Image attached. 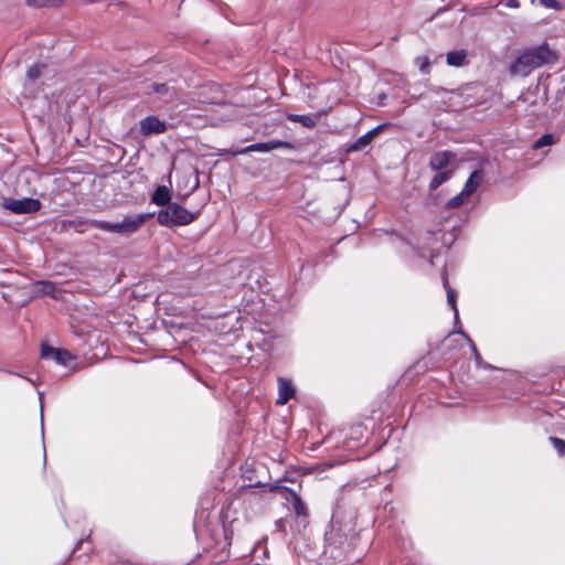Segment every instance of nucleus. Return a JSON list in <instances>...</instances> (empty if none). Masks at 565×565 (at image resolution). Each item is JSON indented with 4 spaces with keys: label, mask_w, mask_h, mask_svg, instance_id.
<instances>
[{
    "label": "nucleus",
    "mask_w": 565,
    "mask_h": 565,
    "mask_svg": "<svg viewBox=\"0 0 565 565\" xmlns=\"http://www.w3.org/2000/svg\"><path fill=\"white\" fill-rule=\"evenodd\" d=\"M45 68V65L44 64H34V65H31L28 71H26V77L29 81H35L38 79L42 73H43V70Z\"/></svg>",
    "instance_id": "nucleus-23"
},
{
    "label": "nucleus",
    "mask_w": 565,
    "mask_h": 565,
    "mask_svg": "<svg viewBox=\"0 0 565 565\" xmlns=\"http://www.w3.org/2000/svg\"><path fill=\"white\" fill-rule=\"evenodd\" d=\"M484 173L482 170H475L466 181L461 192L467 196H470L481 184Z\"/></svg>",
    "instance_id": "nucleus-14"
},
{
    "label": "nucleus",
    "mask_w": 565,
    "mask_h": 565,
    "mask_svg": "<svg viewBox=\"0 0 565 565\" xmlns=\"http://www.w3.org/2000/svg\"><path fill=\"white\" fill-rule=\"evenodd\" d=\"M198 213H192L184 206L172 202L166 207L159 210L157 221L160 225L167 227L185 226L196 218Z\"/></svg>",
    "instance_id": "nucleus-4"
},
{
    "label": "nucleus",
    "mask_w": 565,
    "mask_h": 565,
    "mask_svg": "<svg viewBox=\"0 0 565 565\" xmlns=\"http://www.w3.org/2000/svg\"><path fill=\"white\" fill-rule=\"evenodd\" d=\"M152 216L153 213H142L127 215L122 218V221L116 223L99 220H87L84 223L89 227L99 228L121 235H128L137 232L147 222V220Z\"/></svg>",
    "instance_id": "nucleus-3"
},
{
    "label": "nucleus",
    "mask_w": 565,
    "mask_h": 565,
    "mask_svg": "<svg viewBox=\"0 0 565 565\" xmlns=\"http://www.w3.org/2000/svg\"><path fill=\"white\" fill-rule=\"evenodd\" d=\"M467 62V51L457 50L447 53V64L455 67L463 66Z\"/></svg>",
    "instance_id": "nucleus-15"
},
{
    "label": "nucleus",
    "mask_w": 565,
    "mask_h": 565,
    "mask_svg": "<svg viewBox=\"0 0 565 565\" xmlns=\"http://www.w3.org/2000/svg\"><path fill=\"white\" fill-rule=\"evenodd\" d=\"M41 201L33 198L3 199L2 207L13 214H31L41 209Z\"/></svg>",
    "instance_id": "nucleus-5"
},
{
    "label": "nucleus",
    "mask_w": 565,
    "mask_h": 565,
    "mask_svg": "<svg viewBox=\"0 0 565 565\" xmlns=\"http://www.w3.org/2000/svg\"><path fill=\"white\" fill-rule=\"evenodd\" d=\"M455 158L456 153L451 151H437L430 156L429 167L431 170L440 171L446 168Z\"/></svg>",
    "instance_id": "nucleus-10"
},
{
    "label": "nucleus",
    "mask_w": 565,
    "mask_h": 565,
    "mask_svg": "<svg viewBox=\"0 0 565 565\" xmlns=\"http://www.w3.org/2000/svg\"><path fill=\"white\" fill-rule=\"evenodd\" d=\"M275 525H276L278 531H280L282 533H286V521H285V519H278L275 522Z\"/></svg>",
    "instance_id": "nucleus-29"
},
{
    "label": "nucleus",
    "mask_w": 565,
    "mask_h": 565,
    "mask_svg": "<svg viewBox=\"0 0 565 565\" xmlns=\"http://www.w3.org/2000/svg\"><path fill=\"white\" fill-rule=\"evenodd\" d=\"M386 126V124H382L376 126L375 128L369 130L366 134L358 138L353 143H351L348 148L349 152L360 151L369 146L373 139L377 136V134Z\"/></svg>",
    "instance_id": "nucleus-11"
},
{
    "label": "nucleus",
    "mask_w": 565,
    "mask_h": 565,
    "mask_svg": "<svg viewBox=\"0 0 565 565\" xmlns=\"http://www.w3.org/2000/svg\"><path fill=\"white\" fill-rule=\"evenodd\" d=\"M41 356L44 359H51L57 364L67 366L75 358L65 349H56L47 344H42Z\"/></svg>",
    "instance_id": "nucleus-7"
},
{
    "label": "nucleus",
    "mask_w": 565,
    "mask_h": 565,
    "mask_svg": "<svg viewBox=\"0 0 565 565\" xmlns=\"http://www.w3.org/2000/svg\"><path fill=\"white\" fill-rule=\"evenodd\" d=\"M558 60L557 53L546 42L524 49L510 64L509 73L513 77H526L534 70L552 65Z\"/></svg>",
    "instance_id": "nucleus-2"
},
{
    "label": "nucleus",
    "mask_w": 565,
    "mask_h": 565,
    "mask_svg": "<svg viewBox=\"0 0 565 565\" xmlns=\"http://www.w3.org/2000/svg\"><path fill=\"white\" fill-rule=\"evenodd\" d=\"M151 202L161 209L171 204V190L166 185H159L151 195Z\"/></svg>",
    "instance_id": "nucleus-13"
},
{
    "label": "nucleus",
    "mask_w": 565,
    "mask_h": 565,
    "mask_svg": "<svg viewBox=\"0 0 565 565\" xmlns=\"http://www.w3.org/2000/svg\"><path fill=\"white\" fill-rule=\"evenodd\" d=\"M443 282H444V287L447 291V302L449 303V306L454 309L455 311V317L457 318L458 317V309H457V306H456V292L455 290L449 286L448 284V278H447V275L445 274L443 276Z\"/></svg>",
    "instance_id": "nucleus-18"
},
{
    "label": "nucleus",
    "mask_w": 565,
    "mask_h": 565,
    "mask_svg": "<svg viewBox=\"0 0 565 565\" xmlns=\"http://www.w3.org/2000/svg\"><path fill=\"white\" fill-rule=\"evenodd\" d=\"M35 290L40 295L53 296L56 287L55 284L51 281L41 280L35 284Z\"/></svg>",
    "instance_id": "nucleus-20"
},
{
    "label": "nucleus",
    "mask_w": 565,
    "mask_h": 565,
    "mask_svg": "<svg viewBox=\"0 0 565 565\" xmlns=\"http://www.w3.org/2000/svg\"><path fill=\"white\" fill-rule=\"evenodd\" d=\"M278 398L277 404L284 405L295 395V388L291 381L285 377H278Z\"/></svg>",
    "instance_id": "nucleus-12"
},
{
    "label": "nucleus",
    "mask_w": 565,
    "mask_h": 565,
    "mask_svg": "<svg viewBox=\"0 0 565 565\" xmlns=\"http://www.w3.org/2000/svg\"><path fill=\"white\" fill-rule=\"evenodd\" d=\"M463 339H466L470 345V349H471V352L473 354V359H475V362L478 366H480L482 364V359H481V355L480 353L478 352V349L475 344V342L462 331L459 332Z\"/></svg>",
    "instance_id": "nucleus-26"
},
{
    "label": "nucleus",
    "mask_w": 565,
    "mask_h": 565,
    "mask_svg": "<svg viewBox=\"0 0 565 565\" xmlns=\"http://www.w3.org/2000/svg\"><path fill=\"white\" fill-rule=\"evenodd\" d=\"M452 177V170L447 171H439L434 175L429 183V190L435 191L437 190L443 183L448 181Z\"/></svg>",
    "instance_id": "nucleus-17"
},
{
    "label": "nucleus",
    "mask_w": 565,
    "mask_h": 565,
    "mask_svg": "<svg viewBox=\"0 0 565 565\" xmlns=\"http://www.w3.org/2000/svg\"><path fill=\"white\" fill-rule=\"evenodd\" d=\"M287 119L291 122H299L306 128H313L317 125L318 117L316 115L289 114Z\"/></svg>",
    "instance_id": "nucleus-16"
},
{
    "label": "nucleus",
    "mask_w": 565,
    "mask_h": 565,
    "mask_svg": "<svg viewBox=\"0 0 565 565\" xmlns=\"http://www.w3.org/2000/svg\"><path fill=\"white\" fill-rule=\"evenodd\" d=\"M377 98H379L377 105L379 106H383L384 105V100L386 99V94L385 93H381Z\"/></svg>",
    "instance_id": "nucleus-31"
},
{
    "label": "nucleus",
    "mask_w": 565,
    "mask_h": 565,
    "mask_svg": "<svg viewBox=\"0 0 565 565\" xmlns=\"http://www.w3.org/2000/svg\"><path fill=\"white\" fill-rule=\"evenodd\" d=\"M275 149H294V145L282 140H269L266 142L252 143L241 150L234 152V154H243L247 152H269Z\"/></svg>",
    "instance_id": "nucleus-6"
},
{
    "label": "nucleus",
    "mask_w": 565,
    "mask_h": 565,
    "mask_svg": "<svg viewBox=\"0 0 565 565\" xmlns=\"http://www.w3.org/2000/svg\"><path fill=\"white\" fill-rule=\"evenodd\" d=\"M507 7L516 9L520 7V1L519 0H508Z\"/></svg>",
    "instance_id": "nucleus-30"
},
{
    "label": "nucleus",
    "mask_w": 565,
    "mask_h": 565,
    "mask_svg": "<svg viewBox=\"0 0 565 565\" xmlns=\"http://www.w3.org/2000/svg\"><path fill=\"white\" fill-rule=\"evenodd\" d=\"M414 62L422 74H428L430 72L429 66L431 62L427 55L417 56Z\"/></svg>",
    "instance_id": "nucleus-22"
},
{
    "label": "nucleus",
    "mask_w": 565,
    "mask_h": 565,
    "mask_svg": "<svg viewBox=\"0 0 565 565\" xmlns=\"http://www.w3.org/2000/svg\"><path fill=\"white\" fill-rule=\"evenodd\" d=\"M151 92L162 96L172 98L175 93L172 88H170L166 83H152L150 85Z\"/></svg>",
    "instance_id": "nucleus-19"
},
{
    "label": "nucleus",
    "mask_w": 565,
    "mask_h": 565,
    "mask_svg": "<svg viewBox=\"0 0 565 565\" xmlns=\"http://www.w3.org/2000/svg\"><path fill=\"white\" fill-rule=\"evenodd\" d=\"M64 0H25L32 8H53L60 6Z\"/></svg>",
    "instance_id": "nucleus-21"
},
{
    "label": "nucleus",
    "mask_w": 565,
    "mask_h": 565,
    "mask_svg": "<svg viewBox=\"0 0 565 565\" xmlns=\"http://www.w3.org/2000/svg\"><path fill=\"white\" fill-rule=\"evenodd\" d=\"M467 198L468 196L466 194H462V192H460L459 194L455 195L454 198L447 201L446 207L449 210L457 209L463 204Z\"/></svg>",
    "instance_id": "nucleus-25"
},
{
    "label": "nucleus",
    "mask_w": 565,
    "mask_h": 565,
    "mask_svg": "<svg viewBox=\"0 0 565 565\" xmlns=\"http://www.w3.org/2000/svg\"><path fill=\"white\" fill-rule=\"evenodd\" d=\"M166 122L157 116H148L140 121V132L142 136L159 135L166 132Z\"/></svg>",
    "instance_id": "nucleus-9"
},
{
    "label": "nucleus",
    "mask_w": 565,
    "mask_h": 565,
    "mask_svg": "<svg viewBox=\"0 0 565 565\" xmlns=\"http://www.w3.org/2000/svg\"><path fill=\"white\" fill-rule=\"evenodd\" d=\"M555 142V138L551 134L541 136L534 143L533 149H541L546 146H552Z\"/></svg>",
    "instance_id": "nucleus-24"
},
{
    "label": "nucleus",
    "mask_w": 565,
    "mask_h": 565,
    "mask_svg": "<svg viewBox=\"0 0 565 565\" xmlns=\"http://www.w3.org/2000/svg\"><path fill=\"white\" fill-rule=\"evenodd\" d=\"M291 504L294 508V512L296 515V524L295 530L300 533L302 530H305L309 523L308 521V510L301 498L292 493L291 495Z\"/></svg>",
    "instance_id": "nucleus-8"
},
{
    "label": "nucleus",
    "mask_w": 565,
    "mask_h": 565,
    "mask_svg": "<svg viewBox=\"0 0 565 565\" xmlns=\"http://www.w3.org/2000/svg\"><path fill=\"white\" fill-rule=\"evenodd\" d=\"M326 553L334 559L338 565H349L358 563L363 556V550L356 553L360 542L359 534L353 527L348 533H342V529L332 527L330 533L326 534Z\"/></svg>",
    "instance_id": "nucleus-1"
},
{
    "label": "nucleus",
    "mask_w": 565,
    "mask_h": 565,
    "mask_svg": "<svg viewBox=\"0 0 565 565\" xmlns=\"http://www.w3.org/2000/svg\"><path fill=\"white\" fill-rule=\"evenodd\" d=\"M541 4L548 9L559 10L562 9V3L557 0H540Z\"/></svg>",
    "instance_id": "nucleus-28"
},
{
    "label": "nucleus",
    "mask_w": 565,
    "mask_h": 565,
    "mask_svg": "<svg viewBox=\"0 0 565 565\" xmlns=\"http://www.w3.org/2000/svg\"><path fill=\"white\" fill-rule=\"evenodd\" d=\"M553 447L558 452V455L564 456L565 455V440L561 439L558 437H551L550 438Z\"/></svg>",
    "instance_id": "nucleus-27"
}]
</instances>
